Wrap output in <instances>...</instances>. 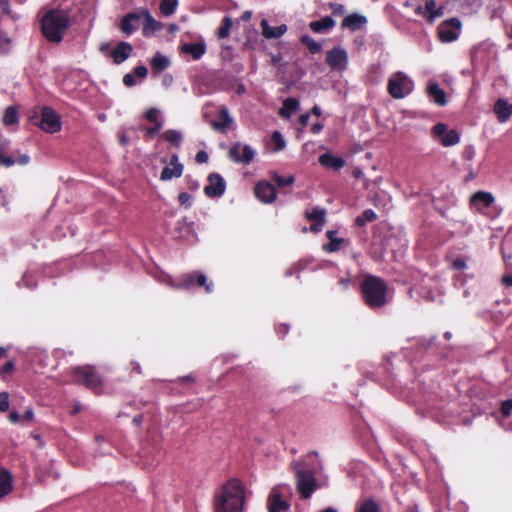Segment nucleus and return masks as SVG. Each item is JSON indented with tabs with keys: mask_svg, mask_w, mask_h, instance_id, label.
<instances>
[{
	"mask_svg": "<svg viewBox=\"0 0 512 512\" xmlns=\"http://www.w3.org/2000/svg\"><path fill=\"white\" fill-rule=\"evenodd\" d=\"M196 283L198 286H201V287H204L206 292L207 293H211L212 292V283L211 282H207V278L204 274H201V273H196Z\"/></svg>",
	"mask_w": 512,
	"mask_h": 512,
	"instance_id": "nucleus-43",
	"label": "nucleus"
},
{
	"mask_svg": "<svg viewBox=\"0 0 512 512\" xmlns=\"http://www.w3.org/2000/svg\"><path fill=\"white\" fill-rule=\"evenodd\" d=\"M301 41L308 47L309 51L313 54L318 53L321 50V44L316 42L308 35L302 36Z\"/></svg>",
	"mask_w": 512,
	"mask_h": 512,
	"instance_id": "nucleus-41",
	"label": "nucleus"
},
{
	"mask_svg": "<svg viewBox=\"0 0 512 512\" xmlns=\"http://www.w3.org/2000/svg\"><path fill=\"white\" fill-rule=\"evenodd\" d=\"M9 409V394L8 392L0 393V411L6 412Z\"/></svg>",
	"mask_w": 512,
	"mask_h": 512,
	"instance_id": "nucleus-49",
	"label": "nucleus"
},
{
	"mask_svg": "<svg viewBox=\"0 0 512 512\" xmlns=\"http://www.w3.org/2000/svg\"><path fill=\"white\" fill-rule=\"evenodd\" d=\"M161 137L170 145L175 147H180L183 141L182 132L174 129L164 131L161 134Z\"/></svg>",
	"mask_w": 512,
	"mask_h": 512,
	"instance_id": "nucleus-28",
	"label": "nucleus"
},
{
	"mask_svg": "<svg viewBox=\"0 0 512 512\" xmlns=\"http://www.w3.org/2000/svg\"><path fill=\"white\" fill-rule=\"evenodd\" d=\"M181 50L183 53L190 54L194 60H198L206 52V45L204 43H185Z\"/></svg>",
	"mask_w": 512,
	"mask_h": 512,
	"instance_id": "nucleus-22",
	"label": "nucleus"
},
{
	"mask_svg": "<svg viewBox=\"0 0 512 512\" xmlns=\"http://www.w3.org/2000/svg\"><path fill=\"white\" fill-rule=\"evenodd\" d=\"M143 14L145 17L143 33L145 35L148 33L155 32L161 28V24L158 21H156L147 10H145Z\"/></svg>",
	"mask_w": 512,
	"mask_h": 512,
	"instance_id": "nucleus-31",
	"label": "nucleus"
},
{
	"mask_svg": "<svg viewBox=\"0 0 512 512\" xmlns=\"http://www.w3.org/2000/svg\"><path fill=\"white\" fill-rule=\"evenodd\" d=\"M501 412L502 414L507 417L511 414L512 412V399H509V400H506L504 402H502V405H501Z\"/></svg>",
	"mask_w": 512,
	"mask_h": 512,
	"instance_id": "nucleus-52",
	"label": "nucleus"
},
{
	"mask_svg": "<svg viewBox=\"0 0 512 512\" xmlns=\"http://www.w3.org/2000/svg\"><path fill=\"white\" fill-rule=\"evenodd\" d=\"M444 14V8L443 7H437L431 14H429L427 16V20L430 22V23H433L434 20L437 18V17H441L442 15Z\"/></svg>",
	"mask_w": 512,
	"mask_h": 512,
	"instance_id": "nucleus-53",
	"label": "nucleus"
},
{
	"mask_svg": "<svg viewBox=\"0 0 512 512\" xmlns=\"http://www.w3.org/2000/svg\"><path fill=\"white\" fill-rule=\"evenodd\" d=\"M447 131V126L443 123L436 124L432 129L433 135L435 137H439L440 139L445 135Z\"/></svg>",
	"mask_w": 512,
	"mask_h": 512,
	"instance_id": "nucleus-48",
	"label": "nucleus"
},
{
	"mask_svg": "<svg viewBox=\"0 0 512 512\" xmlns=\"http://www.w3.org/2000/svg\"><path fill=\"white\" fill-rule=\"evenodd\" d=\"M502 283H503L505 286H512V276H509V275H505V276H503V278H502Z\"/></svg>",
	"mask_w": 512,
	"mask_h": 512,
	"instance_id": "nucleus-64",
	"label": "nucleus"
},
{
	"mask_svg": "<svg viewBox=\"0 0 512 512\" xmlns=\"http://www.w3.org/2000/svg\"><path fill=\"white\" fill-rule=\"evenodd\" d=\"M429 97L439 106H444L447 103L446 94L437 83L429 84L428 88Z\"/></svg>",
	"mask_w": 512,
	"mask_h": 512,
	"instance_id": "nucleus-24",
	"label": "nucleus"
},
{
	"mask_svg": "<svg viewBox=\"0 0 512 512\" xmlns=\"http://www.w3.org/2000/svg\"><path fill=\"white\" fill-rule=\"evenodd\" d=\"M326 210L320 207H314L305 212V217L311 221H326Z\"/></svg>",
	"mask_w": 512,
	"mask_h": 512,
	"instance_id": "nucleus-34",
	"label": "nucleus"
},
{
	"mask_svg": "<svg viewBox=\"0 0 512 512\" xmlns=\"http://www.w3.org/2000/svg\"><path fill=\"white\" fill-rule=\"evenodd\" d=\"M170 165L172 167L166 166L163 168L160 179L162 181H168L172 178H178L183 173V165L179 162V158L177 154H173L170 159Z\"/></svg>",
	"mask_w": 512,
	"mask_h": 512,
	"instance_id": "nucleus-13",
	"label": "nucleus"
},
{
	"mask_svg": "<svg viewBox=\"0 0 512 512\" xmlns=\"http://www.w3.org/2000/svg\"><path fill=\"white\" fill-rule=\"evenodd\" d=\"M226 189V182L218 173L208 176V184L204 187V193L210 198L221 197Z\"/></svg>",
	"mask_w": 512,
	"mask_h": 512,
	"instance_id": "nucleus-11",
	"label": "nucleus"
},
{
	"mask_svg": "<svg viewBox=\"0 0 512 512\" xmlns=\"http://www.w3.org/2000/svg\"><path fill=\"white\" fill-rule=\"evenodd\" d=\"M459 141L460 137L456 130L447 131L445 135L440 139V142L444 147L456 145L459 143Z\"/></svg>",
	"mask_w": 512,
	"mask_h": 512,
	"instance_id": "nucleus-33",
	"label": "nucleus"
},
{
	"mask_svg": "<svg viewBox=\"0 0 512 512\" xmlns=\"http://www.w3.org/2000/svg\"><path fill=\"white\" fill-rule=\"evenodd\" d=\"M290 467L294 473L296 489L301 498L309 499L321 487L316 473L323 470V463L317 451H311L304 457L293 460Z\"/></svg>",
	"mask_w": 512,
	"mask_h": 512,
	"instance_id": "nucleus-1",
	"label": "nucleus"
},
{
	"mask_svg": "<svg viewBox=\"0 0 512 512\" xmlns=\"http://www.w3.org/2000/svg\"><path fill=\"white\" fill-rule=\"evenodd\" d=\"M208 154L205 152V151H199L197 154H196V157H195V160L197 163H206L208 161Z\"/></svg>",
	"mask_w": 512,
	"mask_h": 512,
	"instance_id": "nucleus-58",
	"label": "nucleus"
},
{
	"mask_svg": "<svg viewBox=\"0 0 512 512\" xmlns=\"http://www.w3.org/2000/svg\"><path fill=\"white\" fill-rule=\"evenodd\" d=\"M179 225H181V229H184L185 231L191 233L193 238L196 237V234L194 232V223L193 222H188L187 219L185 218L179 222Z\"/></svg>",
	"mask_w": 512,
	"mask_h": 512,
	"instance_id": "nucleus-51",
	"label": "nucleus"
},
{
	"mask_svg": "<svg viewBox=\"0 0 512 512\" xmlns=\"http://www.w3.org/2000/svg\"><path fill=\"white\" fill-rule=\"evenodd\" d=\"M14 370V363L8 361L4 366L0 368V375L4 376L7 373H11Z\"/></svg>",
	"mask_w": 512,
	"mask_h": 512,
	"instance_id": "nucleus-56",
	"label": "nucleus"
},
{
	"mask_svg": "<svg viewBox=\"0 0 512 512\" xmlns=\"http://www.w3.org/2000/svg\"><path fill=\"white\" fill-rule=\"evenodd\" d=\"M71 373L76 383L83 384L90 389H96L102 384L101 377L93 366H78L73 368Z\"/></svg>",
	"mask_w": 512,
	"mask_h": 512,
	"instance_id": "nucleus-6",
	"label": "nucleus"
},
{
	"mask_svg": "<svg viewBox=\"0 0 512 512\" xmlns=\"http://www.w3.org/2000/svg\"><path fill=\"white\" fill-rule=\"evenodd\" d=\"M386 283L379 277L369 275L362 283V294L365 303L371 308H379L386 304Z\"/></svg>",
	"mask_w": 512,
	"mask_h": 512,
	"instance_id": "nucleus-4",
	"label": "nucleus"
},
{
	"mask_svg": "<svg viewBox=\"0 0 512 512\" xmlns=\"http://www.w3.org/2000/svg\"><path fill=\"white\" fill-rule=\"evenodd\" d=\"M326 235L329 239V243L324 245V250L330 253L338 251L341 247V244L344 242V239L338 238L337 232L333 230L327 231Z\"/></svg>",
	"mask_w": 512,
	"mask_h": 512,
	"instance_id": "nucleus-26",
	"label": "nucleus"
},
{
	"mask_svg": "<svg viewBox=\"0 0 512 512\" xmlns=\"http://www.w3.org/2000/svg\"><path fill=\"white\" fill-rule=\"evenodd\" d=\"M452 267H453L455 270H462V269H465V268H466L465 260H464V259H462V258H456V259L452 262Z\"/></svg>",
	"mask_w": 512,
	"mask_h": 512,
	"instance_id": "nucleus-57",
	"label": "nucleus"
},
{
	"mask_svg": "<svg viewBox=\"0 0 512 512\" xmlns=\"http://www.w3.org/2000/svg\"><path fill=\"white\" fill-rule=\"evenodd\" d=\"M325 224V221H316L312 226H311V231L315 232V233H318L322 230V227L323 225Z\"/></svg>",
	"mask_w": 512,
	"mask_h": 512,
	"instance_id": "nucleus-61",
	"label": "nucleus"
},
{
	"mask_svg": "<svg viewBox=\"0 0 512 512\" xmlns=\"http://www.w3.org/2000/svg\"><path fill=\"white\" fill-rule=\"evenodd\" d=\"M271 141L274 145V151H281L285 148L286 142L279 131H274L271 136Z\"/></svg>",
	"mask_w": 512,
	"mask_h": 512,
	"instance_id": "nucleus-42",
	"label": "nucleus"
},
{
	"mask_svg": "<svg viewBox=\"0 0 512 512\" xmlns=\"http://www.w3.org/2000/svg\"><path fill=\"white\" fill-rule=\"evenodd\" d=\"M367 23L365 16L353 13L346 16L342 21V27L348 28L351 31L359 30L363 25Z\"/></svg>",
	"mask_w": 512,
	"mask_h": 512,
	"instance_id": "nucleus-19",
	"label": "nucleus"
},
{
	"mask_svg": "<svg viewBox=\"0 0 512 512\" xmlns=\"http://www.w3.org/2000/svg\"><path fill=\"white\" fill-rule=\"evenodd\" d=\"M132 51V45L128 42L122 41L110 51V57L113 59L115 64H121L131 56Z\"/></svg>",
	"mask_w": 512,
	"mask_h": 512,
	"instance_id": "nucleus-14",
	"label": "nucleus"
},
{
	"mask_svg": "<svg viewBox=\"0 0 512 512\" xmlns=\"http://www.w3.org/2000/svg\"><path fill=\"white\" fill-rule=\"evenodd\" d=\"M69 26L70 18L64 10L52 9L42 18V33L50 42H61Z\"/></svg>",
	"mask_w": 512,
	"mask_h": 512,
	"instance_id": "nucleus-3",
	"label": "nucleus"
},
{
	"mask_svg": "<svg viewBox=\"0 0 512 512\" xmlns=\"http://www.w3.org/2000/svg\"><path fill=\"white\" fill-rule=\"evenodd\" d=\"M150 64L155 73H160L169 67L170 61L166 56L162 55L161 53H156L154 57L150 60Z\"/></svg>",
	"mask_w": 512,
	"mask_h": 512,
	"instance_id": "nucleus-29",
	"label": "nucleus"
},
{
	"mask_svg": "<svg viewBox=\"0 0 512 512\" xmlns=\"http://www.w3.org/2000/svg\"><path fill=\"white\" fill-rule=\"evenodd\" d=\"M229 157L237 163L250 164L255 157V151L249 145L236 143L230 148Z\"/></svg>",
	"mask_w": 512,
	"mask_h": 512,
	"instance_id": "nucleus-10",
	"label": "nucleus"
},
{
	"mask_svg": "<svg viewBox=\"0 0 512 512\" xmlns=\"http://www.w3.org/2000/svg\"><path fill=\"white\" fill-rule=\"evenodd\" d=\"M435 0H428L425 5V10L428 12V15L431 14L436 9Z\"/></svg>",
	"mask_w": 512,
	"mask_h": 512,
	"instance_id": "nucleus-59",
	"label": "nucleus"
},
{
	"mask_svg": "<svg viewBox=\"0 0 512 512\" xmlns=\"http://www.w3.org/2000/svg\"><path fill=\"white\" fill-rule=\"evenodd\" d=\"M178 201L181 205L189 208L192 204V197L187 192H182L178 195Z\"/></svg>",
	"mask_w": 512,
	"mask_h": 512,
	"instance_id": "nucleus-50",
	"label": "nucleus"
},
{
	"mask_svg": "<svg viewBox=\"0 0 512 512\" xmlns=\"http://www.w3.org/2000/svg\"><path fill=\"white\" fill-rule=\"evenodd\" d=\"M461 21L458 18H451L442 22L438 27V36L442 42L455 41L459 36Z\"/></svg>",
	"mask_w": 512,
	"mask_h": 512,
	"instance_id": "nucleus-8",
	"label": "nucleus"
},
{
	"mask_svg": "<svg viewBox=\"0 0 512 512\" xmlns=\"http://www.w3.org/2000/svg\"><path fill=\"white\" fill-rule=\"evenodd\" d=\"M289 508L287 502L281 500L279 494H272L268 499L269 512H286Z\"/></svg>",
	"mask_w": 512,
	"mask_h": 512,
	"instance_id": "nucleus-25",
	"label": "nucleus"
},
{
	"mask_svg": "<svg viewBox=\"0 0 512 512\" xmlns=\"http://www.w3.org/2000/svg\"><path fill=\"white\" fill-rule=\"evenodd\" d=\"M377 215L372 209H366L361 215H359L355 222L359 227L364 226L367 222L376 220Z\"/></svg>",
	"mask_w": 512,
	"mask_h": 512,
	"instance_id": "nucleus-36",
	"label": "nucleus"
},
{
	"mask_svg": "<svg viewBox=\"0 0 512 512\" xmlns=\"http://www.w3.org/2000/svg\"><path fill=\"white\" fill-rule=\"evenodd\" d=\"M163 126V122L154 123L152 127L145 128V135L149 138H154Z\"/></svg>",
	"mask_w": 512,
	"mask_h": 512,
	"instance_id": "nucleus-46",
	"label": "nucleus"
},
{
	"mask_svg": "<svg viewBox=\"0 0 512 512\" xmlns=\"http://www.w3.org/2000/svg\"><path fill=\"white\" fill-rule=\"evenodd\" d=\"M261 28L263 36L267 39H278L287 31L285 24L278 27H271L266 19L261 21Z\"/></svg>",
	"mask_w": 512,
	"mask_h": 512,
	"instance_id": "nucleus-18",
	"label": "nucleus"
},
{
	"mask_svg": "<svg viewBox=\"0 0 512 512\" xmlns=\"http://www.w3.org/2000/svg\"><path fill=\"white\" fill-rule=\"evenodd\" d=\"M133 73L140 79H145L147 77L148 70L145 66L140 65L134 68Z\"/></svg>",
	"mask_w": 512,
	"mask_h": 512,
	"instance_id": "nucleus-54",
	"label": "nucleus"
},
{
	"mask_svg": "<svg viewBox=\"0 0 512 512\" xmlns=\"http://www.w3.org/2000/svg\"><path fill=\"white\" fill-rule=\"evenodd\" d=\"M139 19H140V15H138L136 13L127 14L121 20V24H120L121 31L126 35L132 34L137 29V26L135 25V23Z\"/></svg>",
	"mask_w": 512,
	"mask_h": 512,
	"instance_id": "nucleus-23",
	"label": "nucleus"
},
{
	"mask_svg": "<svg viewBox=\"0 0 512 512\" xmlns=\"http://www.w3.org/2000/svg\"><path fill=\"white\" fill-rule=\"evenodd\" d=\"M331 9L333 11V14L342 15L345 12L344 6L341 4H333V5H331Z\"/></svg>",
	"mask_w": 512,
	"mask_h": 512,
	"instance_id": "nucleus-60",
	"label": "nucleus"
},
{
	"mask_svg": "<svg viewBox=\"0 0 512 512\" xmlns=\"http://www.w3.org/2000/svg\"><path fill=\"white\" fill-rule=\"evenodd\" d=\"M9 420L12 422V423H17L19 420H20V415L15 412V411H12L10 414H9Z\"/></svg>",
	"mask_w": 512,
	"mask_h": 512,
	"instance_id": "nucleus-63",
	"label": "nucleus"
},
{
	"mask_svg": "<svg viewBox=\"0 0 512 512\" xmlns=\"http://www.w3.org/2000/svg\"><path fill=\"white\" fill-rule=\"evenodd\" d=\"M254 194L258 200L265 204H270L276 199V190L274 186L267 181H260L254 188Z\"/></svg>",
	"mask_w": 512,
	"mask_h": 512,
	"instance_id": "nucleus-12",
	"label": "nucleus"
},
{
	"mask_svg": "<svg viewBox=\"0 0 512 512\" xmlns=\"http://www.w3.org/2000/svg\"><path fill=\"white\" fill-rule=\"evenodd\" d=\"M0 163L6 167H10L15 164V160L5 154L2 146H0Z\"/></svg>",
	"mask_w": 512,
	"mask_h": 512,
	"instance_id": "nucleus-47",
	"label": "nucleus"
},
{
	"mask_svg": "<svg viewBox=\"0 0 512 512\" xmlns=\"http://www.w3.org/2000/svg\"><path fill=\"white\" fill-rule=\"evenodd\" d=\"M334 26H335V21L329 16L324 17L318 21H312L310 23L311 30L314 32H317V33L329 30L330 28H332Z\"/></svg>",
	"mask_w": 512,
	"mask_h": 512,
	"instance_id": "nucleus-30",
	"label": "nucleus"
},
{
	"mask_svg": "<svg viewBox=\"0 0 512 512\" xmlns=\"http://www.w3.org/2000/svg\"><path fill=\"white\" fill-rule=\"evenodd\" d=\"M318 161L322 166L334 170H340L345 166V160L342 157H336L329 153L322 154Z\"/></svg>",
	"mask_w": 512,
	"mask_h": 512,
	"instance_id": "nucleus-20",
	"label": "nucleus"
},
{
	"mask_svg": "<svg viewBox=\"0 0 512 512\" xmlns=\"http://www.w3.org/2000/svg\"><path fill=\"white\" fill-rule=\"evenodd\" d=\"M232 24L233 22L230 17L226 16L223 18L222 24L217 30V35L220 39H224L229 36Z\"/></svg>",
	"mask_w": 512,
	"mask_h": 512,
	"instance_id": "nucleus-37",
	"label": "nucleus"
},
{
	"mask_svg": "<svg viewBox=\"0 0 512 512\" xmlns=\"http://www.w3.org/2000/svg\"><path fill=\"white\" fill-rule=\"evenodd\" d=\"M233 123L232 117L229 115L227 108L222 107L219 112V120L211 122L214 130L225 133Z\"/></svg>",
	"mask_w": 512,
	"mask_h": 512,
	"instance_id": "nucleus-17",
	"label": "nucleus"
},
{
	"mask_svg": "<svg viewBox=\"0 0 512 512\" xmlns=\"http://www.w3.org/2000/svg\"><path fill=\"white\" fill-rule=\"evenodd\" d=\"M494 197L489 192L479 191L471 196L470 203L477 210L482 211L492 205Z\"/></svg>",
	"mask_w": 512,
	"mask_h": 512,
	"instance_id": "nucleus-15",
	"label": "nucleus"
},
{
	"mask_svg": "<svg viewBox=\"0 0 512 512\" xmlns=\"http://www.w3.org/2000/svg\"><path fill=\"white\" fill-rule=\"evenodd\" d=\"M159 114H160V111L158 109L150 108L149 110L146 111L145 117L148 121H150L152 123L163 122L162 120L159 119Z\"/></svg>",
	"mask_w": 512,
	"mask_h": 512,
	"instance_id": "nucleus-45",
	"label": "nucleus"
},
{
	"mask_svg": "<svg viewBox=\"0 0 512 512\" xmlns=\"http://www.w3.org/2000/svg\"><path fill=\"white\" fill-rule=\"evenodd\" d=\"M29 160H30L29 156L26 154H23L17 160H15V163L17 162L20 165H26L29 162Z\"/></svg>",
	"mask_w": 512,
	"mask_h": 512,
	"instance_id": "nucleus-62",
	"label": "nucleus"
},
{
	"mask_svg": "<svg viewBox=\"0 0 512 512\" xmlns=\"http://www.w3.org/2000/svg\"><path fill=\"white\" fill-rule=\"evenodd\" d=\"M13 490V481L10 472L0 468V499L4 498Z\"/></svg>",
	"mask_w": 512,
	"mask_h": 512,
	"instance_id": "nucleus-21",
	"label": "nucleus"
},
{
	"mask_svg": "<svg viewBox=\"0 0 512 512\" xmlns=\"http://www.w3.org/2000/svg\"><path fill=\"white\" fill-rule=\"evenodd\" d=\"M123 83L127 87L134 86L136 84L135 74L134 73H128V74L124 75Z\"/></svg>",
	"mask_w": 512,
	"mask_h": 512,
	"instance_id": "nucleus-55",
	"label": "nucleus"
},
{
	"mask_svg": "<svg viewBox=\"0 0 512 512\" xmlns=\"http://www.w3.org/2000/svg\"><path fill=\"white\" fill-rule=\"evenodd\" d=\"M272 179L278 187L291 186L295 182L294 176L290 175V176L284 177L277 173H274L272 175Z\"/></svg>",
	"mask_w": 512,
	"mask_h": 512,
	"instance_id": "nucleus-39",
	"label": "nucleus"
},
{
	"mask_svg": "<svg viewBox=\"0 0 512 512\" xmlns=\"http://www.w3.org/2000/svg\"><path fill=\"white\" fill-rule=\"evenodd\" d=\"M39 127L47 133H56L61 129L59 114L50 107H43Z\"/></svg>",
	"mask_w": 512,
	"mask_h": 512,
	"instance_id": "nucleus-7",
	"label": "nucleus"
},
{
	"mask_svg": "<svg viewBox=\"0 0 512 512\" xmlns=\"http://www.w3.org/2000/svg\"><path fill=\"white\" fill-rule=\"evenodd\" d=\"M12 48V40L7 33L0 31V54H7Z\"/></svg>",
	"mask_w": 512,
	"mask_h": 512,
	"instance_id": "nucleus-40",
	"label": "nucleus"
},
{
	"mask_svg": "<svg viewBox=\"0 0 512 512\" xmlns=\"http://www.w3.org/2000/svg\"><path fill=\"white\" fill-rule=\"evenodd\" d=\"M18 122V112L16 108L10 106L6 108L3 116V123L5 125H13Z\"/></svg>",
	"mask_w": 512,
	"mask_h": 512,
	"instance_id": "nucleus-38",
	"label": "nucleus"
},
{
	"mask_svg": "<svg viewBox=\"0 0 512 512\" xmlns=\"http://www.w3.org/2000/svg\"><path fill=\"white\" fill-rule=\"evenodd\" d=\"M356 512H381V508L373 499H366L357 506Z\"/></svg>",
	"mask_w": 512,
	"mask_h": 512,
	"instance_id": "nucleus-32",
	"label": "nucleus"
},
{
	"mask_svg": "<svg viewBox=\"0 0 512 512\" xmlns=\"http://www.w3.org/2000/svg\"><path fill=\"white\" fill-rule=\"evenodd\" d=\"M244 487L237 479H230L215 494V512H242Z\"/></svg>",
	"mask_w": 512,
	"mask_h": 512,
	"instance_id": "nucleus-2",
	"label": "nucleus"
},
{
	"mask_svg": "<svg viewBox=\"0 0 512 512\" xmlns=\"http://www.w3.org/2000/svg\"><path fill=\"white\" fill-rule=\"evenodd\" d=\"M178 6V0H161L160 11L165 16H170L175 13Z\"/></svg>",
	"mask_w": 512,
	"mask_h": 512,
	"instance_id": "nucleus-35",
	"label": "nucleus"
},
{
	"mask_svg": "<svg viewBox=\"0 0 512 512\" xmlns=\"http://www.w3.org/2000/svg\"><path fill=\"white\" fill-rule=\"evenodd\" d=\"M494 112L500 123H505L512 115V104L505 99H498L494 104Z\"/></svg>",
	"mask_w": 512,
	"mask_h": 512,
	"instance_id": "nucleus-16",
	"label": "nucleus"
},
{
	"mask_svg": "<svg viewBox=\"0 0 512 512\" xmlns=\"http://www.w3.org/2000/svg\"><path fill=\"white\" fill-rule=\"evenodd\" d=\"M196 282V272L186 274L182 277L180 286L186 289L193 287Z\"/></svg>",
	"mask_w": 512,
	"mask_h": 512,
	"instance_id": "nucleus-44",
	"label": "nucleus"
},
{
	"mask_svg": "<svg viewBox=\"0 0 512 512\" xmlns=\"http://www.w3.org/2000/svg\"><path fill=\"white\" fill-rule=\"evenodd\" d=\"M326 64L335 71H343L348 66V54L341 47H334L326 54Z\"/></svg>",
	"mask_w": 512,
	"mask_h": 512,
	"instance_id": "nucleus-9",
	"label": "nucleus"
},
{
	"mask_svg": "<svg viewBox=\"0 0 512 512\" xmlns=\"http://www.w3.org/2000/svg\"><path fill=\"white\" fill-rule=\"evenodd\" d=\"M414 89L413 80L405 73L399 71L388 79V93L395 99H402L409 95Z\"/></svg>",
	"mask_w": 512,
	"mask_h": 512,
	"instance_id": "nucleus-5",
	"label": "nucleus"
},
{
	"mask_svg": "<svg viewBox=\"0 0 512 512\" xmlns=\"http://www.w3.org/2000/svg\"><path fill=\"white\" fill-rule=\"evenodd\" d=\"M298 107V100L294 98H287L284 100L283 106L279 110V114L283 118H289L293 113L297 111Z\"/></svg>",
	"mask_w": 512,
	"mask_h": 512,
	"instance_id": "nucleus-27",
	"label": "nucleus"
}]
</instances>
